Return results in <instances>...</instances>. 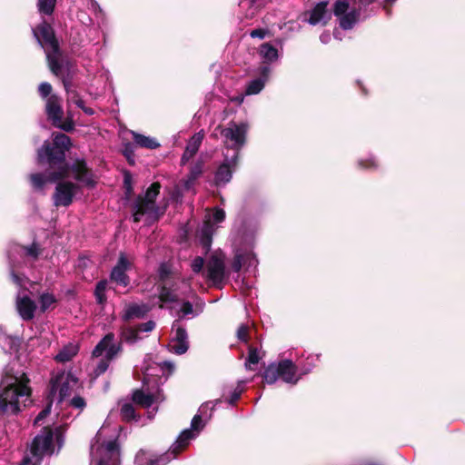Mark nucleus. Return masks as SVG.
Listing matches in <instances>:
<instances>
[{"instance_id":"obj_9","label":"nucleus","mask_w":465,"mask_h":465,"mask_svg":"<svg viewBox=\"0 0 465 465\" xmlns=\"http://www.w3.org/2000/svg\"><path fill=\"white\" fill-rule=\"evenodd\" d=\"M331 12L337 17L342 30H351L361 18V10L350 9L349 0H336L332 4Z\"/></svg>"},{"instance_id":"obj_57","label":"nucleus","mask_w":465,"mask_h":465,"mask_svg":"<svg viewBox=\"0 0 465 465\" xmlns=\"http://www.w3.org/2000/svg\"><path fill=\"white\" fill-rule=\"evenodd\" d=\"M269 72H270V69L268 66H262L261 67V74L262 76L265 79L267 78L268 74H269Z\"/></svg>"},{"instance_id":"obj_38","label":"nucleus","mask_w":465,"mask_h":465,"mask_svg":"<svg viewBox=\"0 0 465 465\" xmlns=\"http://www.w3.org/2000/svg\"><path fill=\"white\" fill-rule=\"evenodd\" d=\"M159 299L162 302H178V297L173 294L172 291L166 286H161L159 292Z\"/></svg>"},{"instance_id":"obj_14","label":"nucleus","mask_w":465,"mask_h":465,"mask_svg":"<svg viewBox=\"0 0 465 465\" xmlns=\"http://www.w3.org/2000/svg\"><path fill=\"white\" fill-rule=\"evenodd\" d=\"M328 5L329 2L327 0L316 4L310 12V16L307 20L308 23L312 25H316L320 23H322V25H326L331 19L332 15V12L328 10Z\"/></svg>"},{"instance_id":"obj_37","label":"nucleus","mask_w":465,"mask_h":465,"mask_svg":"<svg viewBox=\"0 0 465 465\" xmlns=\"http://www.w3.org/2000/svg\"><path fill=\"white\" fill-rule=\"evenodd\" d=\"M161 183L159 182H153L146 190L145 194H142V198L146 201H154L156 202V198L160 193Z\"/></svg>"},{"instance_id":"obj_1","label":"nucleus","mask_w":465,"mask_h":465,"mask_svg":"<svg viewBox=\"0 0 465 465\" xmlns=\"http://www.w3.org/2000/svg\"><path fill=\"white\" fill-rule=\"evenodd\" d=\"M72 146V139L67 134L54 132L51 140H45L36 150V163L45 167V172L31 173L28 177L33 189L37 192L44 191L47 183H56L53 194L56 207L71 205L80 189L76 183L65 181L71 172L76 182L83 183L88 188H94L96 184L94 172L84 158L75 159L72 164L67 161L66 153Z\"/></svg>"},{"instance_id":"obj_23","label":"nucleus","mask_w":465,"mask_h":465,"mask_svg":"<svg viewBox=\"0 0 465 465\" xmlns=\"http://www.w3.org/2000/svg\"><path fill=\"white\" fill-rule=\"evenodd\" d=\"M132 134L135 146L146 149H156L160 147V143L154 138L135 132H132Z\"/></svg>"},{"instance_id":"obj_10","label":"nucleus","mask_w":465,"mask_h":465,"mask_svg":"<svg viewBox=\"0 0 465 465\" xmlns=\"http://www.w3.org/2000/svg\"><path fill=\"white\" fill-rule=\"evenodd\" d=\"M132 216L134 223H139L142 216L146 215L153 222H157L164 213V210L160 211V207L156 205L154 201H146L142 198V194L136 196L132 206Z\"/></svg>"},{"instance_id":"obj_5","label":"nucleus","mask_w":465,"mask_h":465,"mask_svg":"<svg viewBox=\"0 0 465 465\" xmlns=\"http://www.w3.org/2000/svg\"><path fill=\"white\" fill-rule=\"evenodd\" d=\"M54 451V430L48 425L40 430L31 443L30 454L35 460L33 462L29 456H25L19 465H40L44 457L52 455Z\"/></svg>"},{"instance_id":"obj_59","label":"nucleus","mask_w":465,"mask_h":465,"mask_svg":"<svg viewBox=\"0 0 465 465\" xmlns=\"http://www.w3.org/2000/svg\"><path fill=\"white\" fill-rule=\"evenodd\" d=\"M163 366L166 367L170 371H173L174 369V366L172 362L164 361Z\"/></svg>"},{"instance_id":"obj_15","label":"nucleus","mask_w":465,"mask_h":465,"mask_svg":"<svg viewBox=\"0 0 465 465\" xmlns=\"http://www.w3.org/2000/svg\"><path fill=\"white\" fill-rule=\"evenodd\" d=\"M15 307L19 316L25 322L34 319L35 312L37 309L36 303L29 296H17L15 300Z\"/></svg>"},{"instance_id":"obj_49","label":"nucleus","mask_w":465,"mask_h":465,"mask_svg":"<svg viewBox=\"0 0 465 465\" xmlns=\"http://www.w3.org/2000/svg\"><path fill=\"white\" fill-rule=\"evenodd\" d=\"M203 419L201 415L196 414L193 416L191 421V429L190 430H200L203 428ZM193 433V431H191Z\"/></svg>"},{"instance_id":"obj_45","label":"nucleus","mask_w":465,"mask_h":465,"mask_svg":"<svg viewBox=\"0 0 465 465\" xmlns=\"http://www.w3.org/2000/svg\"><path fill=\"white\" fill-rule=\"evenodd\" d=\"M236 336L238 340H240L242 342L247 343L249 341V327L246 324H242L239 326Z\"/></svg>"},{"instance_id":"obj_42","label":"nucleus","mask_w":465,"mask_h":465,"mask_svg":"<svg viewBox=\"0 0 465 465\" xmlns=\"http://www.w3.org/2000/svg\"><path fill=\"white\" fill-rule=\"evenodd\" d=\"M53 430H54V438H55V441L58 446V449H61L64 444V434L65 431V428H64V426L60 425V426L55 427Z\"/></svg>"},{"instance_id":"obj_62","label":"nucleus","mask_w":465,"mask_h":465,"mask_svg":"<svg viewBox=\"0 0 465 465\" xmlns=\"http://www.w3.org/2000/svg\"><path fill=\"white\" fill-rule=\"evenodd\" d=\"M99 465H104V464H103L102 462H100V463H99Z\"/></svg>"},{"instance_id":"obj_48","label":"nucleus","mask_w":465,"mask_h":465,"mask_svg":"<svg viewBox=\"0 0 465 465\" xmlns=\"http://www.w3.org/2000/svg\"><path fill=\"white\" fill-rule=\"evenodd\" d=\"M51 408H52V402H50L49 404H47L39 413L38 415L35 417V420H34V425H38L39 422L43 420H45L51 412Z\"/></svg>"},{"instance_id":"obj_25","label":"nucleus","mask_w":465,"mask_h":465,"mask_svg":"<svg viewBox=\"0 0 465 465\" xmlns=\"http://www.w3.org/2000/svg\"><path fill=\"white\" fill-rule=\"evenodd\" d=\"M148 309L145 305L140 306L137 304H132L125 310L124 314L123 315V320L124 322H129L134 318L142 319L146 315Z\"/></svg>"},{"instance_id":"obj_54","label":"nucleus","mask_w":465,"mask_h":465,"mask_svg":"<svg viewBox=\"0 0 465 465\" xmlns=\"http://www.w3.org/2000/svg\"><path fill=\"white\" fill-rule=\"evenodd\" d=\"M72 94L77 97V100H74V104H76V106L83 110L85 106L84 101L80 97L79 94L76 91L72 92Z\"/></svg>"},{"instance_id":"obj_36","label":"nucleus","mask_w":465,"mask_h":465,"mask_svg":"<svg viewBox=\"0 0 465 465\" xmlns=\"http://www.w3.org/2000/svg\"><path fill=\"white\" fill-rule=\"evenodd\" d=\"M40 310L42 312H46L52 304L57 302L54 294L49 292L42 293L39 297Z\"/></svg>"},{"instance_id":"obj_13","label":"nucleus","mask_w":465,"mask_h":465,"mask_svg":"<svg viewBox=\"0 0 465 465\" xmlns=\"http://www.w3.org/2000/svg\"><path fill=\"white\" fill-rule=\"evenodd\" d=\"M132 267L131 262L128 261L124 252H120L118 261L110 273V279L117 284L126 287L130 283V278L126 274V271Z\"/></svg>"},{"instance_id":"obj_4","label":"nucleus","mask_w":465,"mask_h":465,"mask_svg":"<svg viewBox=\"0 0 465 465\" xmlns=\"http://www.w3.org/2000/svg\"><path fill=\"white\" fill-rule=\"evenodd\" d=\"M23 376L25 380L19 383L0 388V415L7 413L17 415L21 411L18 398L31 395L32 390L27 386L29 379L25 374Z\"/></svg>"},{"instance_id":"obj_32","label":"nucleus","mask_w":465,"mask_h":465,"mask_svg":"<svg viewBox=\"0 0 465 465\" xmlns=\"http://www.w3.org/2000/svg\"><path fill=\"white\" fill-rule=\"evenodd\" d=\"M106 288H107V281L106 280H101L95 285L94 296L96 298L97 303L100 305H104L107 301V297L105 295Z\"/></svg>"},{"instance_id":"obj_43","label":"nucleus","mask_w":465,"mask_h":465,"mask_svg":"<svg viewBox=\"0 0 465 465\" xmlns=\"http://www.w3.org/2000/svg\"><path fill=\"white\" fill-rule=\"evenodd\" d=\"M245 262V255L242 253H236L232 262V269L233 272H238L241 271L242 264Z\"/></svg>"},{"instance_id":"obj_2","label":"nucleus","mask_w":465,"mask_h":465,"mask_svg":"<svg viewBox=\"0 0 465 465\" xmlns=\"http://www.w3.org/2000/svg\"><path fill=\"white\" fill-rule=\"evenodd\" d=\"M39 96L45 100V113L51 124L66 133L75 129V124L71 115L64 118V112L62 106V98L53 94V86L48 82H42L37 87Z\"/></svg>"},{"instance_id":"obj_16","label":"nucleus","mask_w":465,"mask_h":465,"mask_svg":"<svg viewBox=\"0 0 465 465\" xmlns=\"http://www.w3.org/2000/svg\"><path fill=\"white\" fill-rule=\"evenodd\" d=\"M278 374L284 382L295 385L300 377L296 376L297 366L291 360H282L278 362Z\"/></svg>"},{"instance_id":"obj_34","label":"nucleus","mask_w":465,"mask_h":465,"mask_svg":"<svg viewBox=\"0 0 465 465\" xmlns=\"http://www.w3.org/2000/svg\"><path fill=\"white\" fill-rule=\"evenodd\" d=\"M121 416L123 420L131 421L133 420H137L139 416L136 415L135 409L132 403H124L121 407Z\"/></svg>"},{"instance_id":"obj_31","label":"nucleus","mask_w":465,"mask_h":465,"mask_svg":"<svg viewBox=\"0 0 465 465\" xmlns=\"http://www.w3.org/2000/svg\"><path fill=\"white\" fill-rule=\"evenodd\" d=\"M190 314L197 315L198 313L195 312L193 305L191 302L183 301L180 310L177 312L178 319L173 322V327L176 326L181 319Z\"/></svg>"},{"instance_id":"obj_27","label":"nucleus","mask_w":465,"mask_h":465,"mask_svg":"<svg viewBox=\"0 0 465 465\" xmlns=\"http://www.w3.org/2000/svg\"><path fill=\"white\" fill-rule=\"evenodd\" d=\"M139 331L136 326H123L121 328V341L129 344L135 343L138 340H140Z\"/></svg>"},{"instance_id":"obj_46","label":"nucleus","mask_w":465,"mask_h":465,"mask_svg":"<svg viewBox=\"0 0 465 465\" xmlns=\"http://www.w3.org/2000/svg\"><path fill=\"white\" fill-rule=\"evenodd\" d=\"M70 406L83 411L86 407V401L82 396L76 395L70 401Z\"/></svg>"},{"instance_id":"obj_7","label":"nucleus","mask_w":465,"mask_h":465,"mask_svg":"<svg viewBox=\"0 0 465 465\" xmlns=\"http://www.w3.org/2000/svg\"><path fill=\"white\" fill-rule=\"evenodd\" d=\"M32 31L37 43L45 50L47 63L48 55L54 56L55 58L62 56L59 41L50 23L44 19Z\"/></svg>"},{"instance_id":"obj_30","label":"nucleus","mask_w":465,"mask_h":465,"mask_svg":"<svg viewBox=\"0 0 465 465\" xmlns=\"http://www.w3.org/2000/svg\"><path fill=\"white\" fill-rule=\"evenodd\" d=\"M57 0H37L36 6L40 14L45 15H53Z\"/></svg>"},{"instance_id":"obj_11","label":"nucleus","mask_w":465,"mask_h":465,"mask_svg":"<svg viewBox=\"0 0 465 465\" xmlns=\"http://www.w3.org/2000/svg\"><path fill=\"white\" fill-rule=\"evenodd\" d=\"M193 438V433H192L191 430L188 429L183 430L169 450L158 459L150 460L148 461V465H159V463H162L163 465L166 464L171 460V459L176 458L182 451H183L189 445L190 440Z\"/></svg>"},{"instance_id":"obj_19","label":"nucleus","mask_w":465,"mask_h":465,"mask_svg":"<svg viewBox=\"0 0 465 465\" xmlns=\"http://www.w3.org/2000/svg\"><path fill=\"white\" fill-rule=\"evenodd\" d=\"M188 334L185 328L178 326L175 331V336L172 340V351L175 354L182 355L188 351Z\"/></svg>"},{"instance_id":"obj_58","label":"nucleus","mask_w":465,"mask_h":465,"mask_svg":"<svg viewBox=\"0 0 465 465\" xmlns=\"http://www.w3.org/2000/svg\"><path fill=\"white\" fill-rule=\"evenodd\" d=\"M83 112H84V114H86L87 115H93V114H94V109H93V108H91V107H86V106H84V108L83 109Z\"/></svg>"},{"instance_id":"obj_33","label":"nucleus","mask_w":465,"mask_h":465,"mask_svg":"<svg viewBox=\"0 0 465 465\" xmlns=\"http://www.w3.org/2000/svg\"><path fill=\"white\" fill-rule=\"evenodd\" d=\"M265 80L256 78L252 80L246 86L245 94L248 95L259 94L264 87Z\"/></svg>"},{"instance_id":"obj_50","label":"nucleus","mask_w":465,"mask_h":465,"mask_svg":"<svg viewBox=\"0 0 465 465\" xmlns=\"http://www.w3.org/2000/svg\"><path fill=\"white\" fill-rule=\"evenodd\" d=\"M139 332L145 331L149 332L152 331L155 328V322L153 321H148L143 323H139L136 325Z\"/></svg>"},{"instance_id":"obj_44","label":"nucleus","mask_w":465,"mask_h":465,"mask_svg":"<svg viewBox=\"0 0 465 465\" xmlns=\"http://www.w3.org/2000/svg\"><path fill=\"white\" fill-rule=\"evenodd\" d=\"M358 165L361 169H366V170H375L379 166L378 163L376 162V160L374 158H369V159H365V160L361 159L358 162Z\"/></svg>"},{"instance_id":"obj_52","label":"nucleus","mask_w":465,"mask_h":465,"mask_svg":"<svg viewBox=\"0 0 465 465\" xmlns=\"http://www.w3.org/2000/svg\"><path fill=\"white\" fill-rule=\"evenodd\" d=\"M242 393V389H241V388H236V389L232 391V393L231 397L227 400V402H228L229 404H231V405H234V404L237 402V401L240 399V397H241Z\"/></svg>"},{"instance_id":"obj_56","label":"nucleus","mask_w":465,"mask_h":465,"mask_svg":"<svg viewBox=\"0 0 465 465\" xmlns=\"http://www.w3.org/2000/svg\"><path fill=\"white\" fill-rule=\"evenodd\" d=\"M11 277H12L13 282L15 284H17V285H21L22 284L21 278L14 271L11 272Z\"/></svg>"},{"instance_id":"obj_40","label":"nucleus","mask_w":465,"mask_h":465,"mask_svg":"<svg viewBox=\"0 0 465 465\" xmlns=\"http://www.w3.org/2000/svg\"><path fill=\"white\" fill-rule=\"evenodd\" d=\"M259 352L256 347L250 345L248 348V357L245 361V367L252 370L251 364H257L260 361Z\"/></svg>"},{"instance_id":"obj_55","label":"nucleus","mask_w":465,"mask_h":465,"mask_svg":"<svg viewBox=\"0 0 465 465\" xmlns=\"http://www.w3.org/2000/svg\"><path fill=\"white\" fill-rule=\"evenodd\" d=\"M396 0H384L383 1V9L386 10L387 14H391V7Z\"/></svg>"},{"instance_id":"obj_63","label":"nucleus","mask_w":465,"mask_h":465,"mask_svg":"<svg viewBox=\"0 0 465 465\" xmlns=\"http://www.w3.org/2000/svg\"><path fill=\"white\" fill-rule=\"evenodd\" d=\"M251 1H252V3H253L255 0H251Z\"/></svg>"},{"instance_id":"obj_21","label":"nucleus","mask_w":465,"mask_h":465,"mask_svg":"<svg viewBox=\"0 0 465 465\" xmlns=\"http://www.w3.org/2000/svg\"><path fill=\"white\" fill-rule=\"evenodd\" d=\"M199 242L204 249L205 253L211 250L213 242V226L210 222H205L199 232Z\"/></svg>"},{"instance_id":"obj_53","label":"nucleus","mask_w":465,"mask_h":465,"mask_svg":"<svg viewBox=\"0 0 465 465\" xmlns=\"http://www.w3.org/2000/svg\"><path fill=\"white\" fill-rule=\"evenodd\" d=\"M225 219V212L223 209L216 208L213 213V220L216 223H222Z\"/></svg>"},{"instance_id":"obj_12","label":"nucleus","mask_w":465,"mask_h":465,"mask_svg":"<svg viewBox=\"0 0 465 465\" xmlns=\"http://www.w3.org/2000/svg\"><path fill=\"white\" fill-rule=\"evenodd\" d=\"M206 267L207 280L212 282L213 286L219 287L223 283L225 276V264L223 258L216 254L212 255Z\"/></svg>"},{"instance_id":"obj_20","label":"nucleus","mask_w":465,"mask_h":465,"mask_svg":"<svg viewBox=\"0 0 465 465\" xmlns=\"http://www.w3.org/2000/svg\"><path fill=\"white\" fill-rule=\"evenodd\" d=\"M203 141V136L200 134H194L188 142L185 150L181 158V164H185L191 158H193L198 152Z\"/></svg>"},{"instance_id":"obj_3","label":"nucleus","mask_w":465,"mask_h":465,"mask_svg":"<svg viewBox=\"0 0 465 465\" xmlns=\"http://www.w3.org/2000/svg\"><path fill=\"white\" fill-rule=\"evenodd\" d=\"M249 124L247 123H235L231 121L226 127L217 126L215 131H219L223 138L224 145L227 149L234 151L232 155V163L234 166L238 165L240 151L247 142V133Z\"/></svg>"},{"instance_id":"obj_35","label":"nucleus","mask_w":465,"mask_h":465,"mask_svg":"<svg viewBox=\"0 0 465 465\" xmlns=\"http://www.w3.org/2000/svg\"><path fill=\"white\" fill-rule=\"evenodd\" d=\"M21 248L25 251V256L31 257L34 261L38 260L43 252V249L36 242H33V243L28 246L23 245Z\"/></svg>"},{"instance_id":"obj_29","label":"nucleus","mask_w":465,"mask_h":465,"mask_svg":"<svg viewBox=\"0 0 465 465\" xmlns=\"http://www.w3.org/2000/svg\"><path fill=\"white\" fill-rule=\"evenodd\" d=\"M262 376L264 382L273 384L279 378L277 364L271 363L264 369Z\"/></svg>"},{"instance_id":"obj_28","label":"nucleus","mask_w":465,"mask_h":465,"mask_svg":"<svg viewBox=\"0 0 465 465\" xmlns=\"http://www.w3.org/2000/svg\"><path fill=\"white\" fill-rule=\"evenodd\" d=\"M78 352L77 346L69 343L68 345L64 346L54 357V360L57 362H67L71 361Z\"/></svg>"},{"instance_id":"obj_60","label":"nucleus","mask_w":465,"mask_h":465,"mask_svg":"<svg viewBox=\"0 0 465 465\" xmlns=\"http://www.w3.org/2000/svg\"><path fill=\"white\" fill-rule=\"evenodd\" d=\"M116 448V443L114 441H110L107 445L108 450H114Z\"/></svg>"},{"instance_id":"obj_26","label":"nucleus","mask_w":465,"mask_h":465,"mask_svg":"<svg viewBox=\"0 0 465 465\" xmlns=\"http://www.w3.org/2000/svg\"><path fill=\"white\" fill-rule=\"evenodd\" d=\"M259 54L267 63H272L278 59V50L270 43L261 45Z\"/></svg>"},{"instance_id":"obj_51","label":"nucleus","mask_w":465,"mask_h":465,"mask_svg":"<svg viewBox=\"0 0 465 465\" xmlns=\"http://www.w3.org/2000/svg\"><path fill=\"white\" fill-rule=\"evenodd\" d=\"M269 34L268 29L264 28H256L250 32V36L252 38H259V39H264L265 36Z\"/></svg>"},{"instance_id":"obj_17","label":"nucleus","mask_w":465,"mask_h":465,"mask_svg":"<svg viewBox=\"0 0 465 465\" xmlns=\"http://www.w3.org/2000/svg\"><path fill=\"white\" fill-rule=\"evenodd\" d=\"M237 166H234L232 163V158L229 159L225 155V159L223 163L219 165L214 173V183L216 186H222L228 183L232 177V173Z\"/></svg>"},{"instance_id":"obj_47","label":"nucleus","mask_w":465,"mask_h":465,"mask_svg":"<svg viewBox=\"0 0 465 465\" xmlns=\"http://www.w3.org/2000/svg\"><path fill=\"white\" fill-rule=\"evenodd\" d=\"M204 266V259L201 256L195 257L191 264L192 270L195 273H200Z\"/></svg>"},{"instance_id":"obj_8","label":"nucleus","mask_w":465,"mask_h":465,"mask_svg":"<svg viewBox=\"0 0 465 465\" xmlns=\"http://www.w3.org/2000/svg\"><path fill=\"white\" fill-rule=\"evenodd\" d=\"M48 68L50 72L61 80L63 86L67 94H71L74 72L73 70V62L69 59L48 55Z\"/></svg>"},{"instance_id":"obj_41","label":"nucleus","mask_w":465,"mask_h":465,"mask_svg":"<svg viewBox=\"0 0 465 465\" xmlns=\"http://www.w3.org/2000/svg\"><path fill=\"white\" fill-rule=\"evenodd\" d=\"M124 189L125 198L129 200L134 195L132 175L129 172H126L124 176Z\"/></svg>"},{"instance_id":"obj_39","label":"nucleus","mask_w":465,"mask_h":465,"mask_svg":"<svg viewBox=\"0 0 465 465\" xmlns=\"http://www.w3.org/2000/svg\"><path fill=\"white\" fill-rule=\"evenodd\" d=\"M135 144L132 143H127L124 144L123 149V154L126 158L128 163L132 166L135 164Z\"/></svg>"},{"instance_id":"obj_18","label":"nucleus","mask_w":465,"mask_h":465,"mask_svg":"<svg viewBox=\"0 0 465 465\" xmlns=\"http://www.w3.org/2000/svg\"><path fill=\"white\" fill-rule=\"evenodd\" d=\"M64 377V372L57 374L54 380H52L53 390L57 387L60 383L59 388V401H64L66 397L71 394L72 389L70 387V382L76 384L78 382V378L74 376L71 372H68L65 381H63Z\"/></svg>"},{"instance_id":"obj_61","label":"nucleus","mask_w":465,"mask_h":465,"mask_svg":"<svg viewBox=\"0 0 465 465\" xmlns=\"http://www.w3.org/2000/svg\"><path fill=\"white\" fill-rule=\"evenodd\" d=\"M72 99L74 102V100H77V97H75L74 94H72Z\"/></svg>"},{"instance_id":"obj_6","label":"nucleus","mask_w":465,"mask_h":465,"mask_svg":"<svg viewBox=\"0 0 465 465\" xmlns=\"http://www.w3.org/2000/svg\"><path fill=\"white\" fill-rule=\"evenodd\" d=\"M114 334L113 332L107 333L94 347L92 352V356L98 358L105 353L104 357L102 358L97 366L94 370V377H99L104 374L108 367L110 361L122 351L121 343H114Z\"/></svg>"},{"instance_id":"obj_22","label":"nucleus","mask_w":465,"mask_h":465,"mask_svg":"<svg viewBox=\"0 0 465 465\" xmlns=\"http://www.w3.org/2000/svg\"><path fill=\"white\" fill-rule=\"evenodd\" d=\"M203 171V163L202 161L196 162L190 167L189 173L187 174V178L184 181V188L186 190H190L196 180L202 175Z\"/></svg>"},{"instance_id":"obj_24","label":"nucleus","mask_w":465,"mask_h":465,"mask_svg":"<svg viewBox=\"0 0 465 465\" xmlns=\"http://www.w3.org/2000/svg\"><path fill=\"white\" fill-rule=\"evenodd\" d=\"M132 400L135 404L145 409L150 408L154 402L153 394L144 393L143 390L139 389L133 392Z\"/></svg>"}]
</instances>
